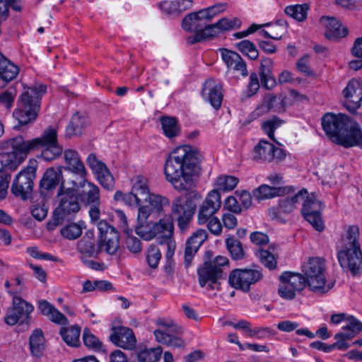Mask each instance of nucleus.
Wrapping results in <instances>:
<instances>
[{"instance_id": "64", "label": "nucleus", "mask_w": 362, "mask_h": 362, "mask_svg": "<svg viewBox=\"0 0 362 362\" xmlns=\"http://www.w3.org/2000/svg\"><path fill=\"white\" fill-rule=\"evenodd\" d=\"M221 54L223 60L228 67L242 58L237 52L226 49H223Z\"/></svg>"}, {"instance_id": "39", "label": "nucleus", "mask_w": 362, "mask_h": 362, "mask_svg": "<svg viewBox=\"0 0 362 362\" xmlns=\"http://www.w3.org/2000/svg\"><path fill=\"white\" fill-rule=\"evenodd\" d=\"M205 25L206 23L198 18L194 12L187 15L182 22V28L186 31L194 33V35L202 33Z\"/></svg>"}, {"instance_id": "33", "label": "nucleus", "mask_w": 362, "mask_h": 362, "mask_svg": "<svg viewBox=\"0 0 362 362\" xmlns=\"http://www.w3.org/2000/svg\"><path fill=\"white\" fill-rule=\"evenodd\" d=\"M192 0L163 1L160 3V9L167 14L178 16L192 6Z\"/></svg>"}, {"instance_id": "22", "label": "nucleus", "mask_w": 362, "mask_h": 362, "mask_svg": "<svg viewBox=\"0 0 362 362\" xmlns=\"http://www.w3.org/2000/svg\"><path fill=\"white\" fill-rule=\"evenodd\" d=\"M110 336V341L117 346L132 350L135 348L136 339L131 328L126 327H113Z\"/></svg>"}, {"instance_id": "55", "label": "nucleus", "mask_w": 362, "mask_h": 362, "mask_svg": "<svg viewBox=\"0 0 362 362\" xmlns=\"http://www.w3.org/2000/svg\"><path fill=\"white\" fill-rule=\"evenodd\" d=\"M160 258V250L155 245H151L146 253V261L148 266L152 269L157 268Z\"/></svg>"}, {"instance_id": "3", "label": "nucleus", "mask_w": 362, "mask_h": 362, "mask_svg": "<svg viewBox=\"0 0 362 362\" xmlns=\"http://www.w3.org/2000/svg\"><path fill=\"white\" fill-rule=\"evenodd\" d=\"M150 216L151 209L148 206L139 207L137 226L135 228L136 233L147 241L152 240L158 234H160V237L158 238V241L164 238H171L174 230L172 216H165L163 218L155 223L148 221Z\"/></svg>"}, {"instance_id": "12", "label": "nucleus", "mask_w": 362, "mask_h": 362, "mask_svg": "<svg viewBox=\"0 0 362 362\" xmlns=\"http://www.w3.org/2000/svg\"><path fill=\"white\" fill-rule=\"evenodd\" d=\"M34 307L18 296H13L12 307L8 309L5 316V322L8 325H15L17 323L23 324L26 322Z\"/></svg>"}, {"instance_id": "14", "label": "nucleus", "mask_w": 362, "mask_h": 362, "mask_svg": "<svg viewBox=\"0 0 362 362\" xmlns=\"http://www.w3.org/2000/svg\"><path fill=\"white\" fill-rule=\"evenodd\" d=\"M322 205L314 194L307 195L306 199L302 204L301 213L304 218L317 231L324 230V224L321 218V210Z\"/></svg>"}, {"instance_id": "53", "label": "nucleus", "mask_w": 362, "mask_h": 362, "mask_svg": "<svg viewBox=\"0 0 362 362\" xmlns=\"http://www.w3.org/2000/svg\"><path fill=\"white\" fill-rule=\"evenodd\" d=\"M83 340L85 346L89 349L98 351L102 348V342L87 327L83 329Z\"/></svg>"}, {"instance_id": "16", "label": "nucleus", "mask_w": 362, "mask_h": 362, "mask_svg": "<svg viewBox=\"0 0 362 362\" xmlns=\"http://www.w3.org/2000/svg\"><path fill=\"white\" fill-rule=\"evenodd\" d=\"M221 200L220 192L213 189L209 192L204 201L200 205L197 214V222L199 225L205 224L209 218L220 209Z\"/></svg>"}, {"instance_id": "5", "label": "nucleus", "mask_w": 362, "mask_h": 362, "mask_svg": "<svg viewBox=\"0 0 362 362\" xmlns=\"http://www.w3.org/2000/svg\"><path fill=\"white\" fill-rule=\"evenodd\" d=\"M57 194L61 196L59 204L53 211L52 218L47 223V228L49 231L54 230L64 221L71 220L81 209L76 194L71 193L70 189H65L63 183L60 185Z\"/></svg>"}, {"instance_id": "4", "label": "nucleus", "mask_w": 362, "mask_h": 362, "mask_svg": "<svg viewBox=\"0 0 362 362\" xmlns=\"http://www.w3.org/2000/svg\"><path fill=\"white\" fill-rule=\"evenodd\" d=\"M47 87L39 84L28 88L21 95L18 108L13 115L18 121L19 126L25 125L33 122L40 110V100Z\"/></svg>"}, {"instance_id": "29", "label": "nucleus", "mask_w": 362, "mask_h": 362, "mask_svg": "<svg viewBox=\"0 0 362 362\" xmlns=\"http://www.w3.org/2000/svg\"><path fill=\"white\" fill-rule=\"evenodd\" d=\"M273 61L268 57L262 59L259 66L261 83L266 89L271 90L276 86V78L272 73Z\"/></svg>"}, {"instance_id": "15", "label": "nucleus", "mask_w": 362, "mask_h": 362, "mask_svg": "<svg viewBox=\"0 0 362 362\" xmlns=\"http://www.w3.org/2000/svg\"><path fill=\"white\" fill-rule=\"evenodd\" d=\"M97 227L100 232L98 240L105 246L104 252L110 255H115L119 247V233L103 220L97 222Z\"/></svg>"}, {"instance_id": "10", "label": "nucleus", "mask_w": 362, "mask_h": 362, "mask_svg": "<svg viewBox=\"0 0 362 362\" xmlns=\"http://www.w3.org/2000/svg\"><path fill=\"white\" fill-rule=\"evenodd\" d=\"M349 247H342L337 252V259L343 271L355 276L362 273V251L361 246Z\"/></svg>"}, {"instance_id": "57", "label": "nucleus", "mask_w": 362, "mask_h": 362, "mask_svg": "<svg viewBox=\"0 0 362 362\" xmlns=\"http://www.w3.org/2000/svg\"><path fill=\"white\" fill-rule=\"evenodd\" d=\"M258 257L261 262L267 268L273 269L276 267V259L274 254L267 250H260L258 252Z\"/></svg>"}, {"instance_id": "17", "label": "nucleus", "mask_w": 362, "mask_h": 362, "mask_svg": "<svg viewBox=\"0 0 362 362\" xmlns=\"http://www.w3.org/2000/svg\"><path fill=\"white\" fill-rule=\"evenodd\" d=\"M342 329L344 332L334 335L337 341L332 344V347L345 351L350 347V344L346 341L353 339L362 330V323L356 317H351L347 319V324L342 327Z\"/></svg>"}, {"instance_id": "8", "label": "nucleus", "mask_w": 362, "mask_h": 362, "mask_svg": "<svg viewBox=\"0 0 362 362\" xmlns=\"http://www.w3.org/2000/svg\"><path fill=\"white\" fill-rule=\"evenodd\" d=\"M156 325L161 328L153 332L158 342L173 348L185 346L184 341L176 334L183 332L182 327L178 325L173 319L159 317L156 320Z\"/></svg>"}, {"instance_id": "7", "label": "nucleus", "mask_w": 362, "mask_h": 362, "mask_svg": "<svg viewBox=\"0 0 362 362\" xmlns=\"http://www.w3.org/2000/svg\"><path fill=\"white\" fill-rule=\"evenodd\" d=\"M325 269V263L319 257L310 258L308 262L303 266L307 284L315 293L324 294L333 286V284H326Z\"/></svg>"}, {"instance_id": "43", "label": "nucleus", "mask_w": 362, "mask_h": 362, "mask_svg": "<svg viewBox=\"0 0 362 362\" xmlns=\"http://www.w3.org/2000/svg\"><path fill=\"white\" fill-rule=\"evenodd\" d=\"M279 279L280 281H286L296 291H302L307 284L306 279L298 273L285 272L280 276Z\"/></svg>"}, {"instance_id": "45", "label": "nucleus", "mask_w": 362, "mask_h": 362, "mask_svg": "<svg viewBox=\"0 0 362 362\" xmlns=\"http://www.w3.org/2000/svg\"><path fill=\"white\" fill-rule=\"evenodd\" d=\"M146 202H148L150 205V206H147L151 209V214L153 210L160 213L163 211L165 206L170 205V201L167 197L154 193L149 194Z\"/></svg>"}, {"instance_id": "30", "label": "nucleus", "mask_w": 362, "mask_h": 362, "mask_svg": "<svg viewBox=\"0 0 362 362\" xmlns=\"http://www.w3.org/2000/svg\"><path fill=\"white\" fill-rule=\"evenodd\" d=\"M19 72L18 66L11 63L0 52V88L13 80Z\"/></svg>"}, {"instance_id": "2", "label": "nucleus", "mask_w": 362, "mask_h": 362, "mask_svg": "<svg viewBox=\"0 0 362 362\" xmlns=\"http://www.w3.org/2000/svg\"><path fill=\"white\" fill-rule=\"evenodd\" d=\"M197 153L184 145L175 148L165 161L166 180L177 191H188L194 186V175L198 168Z\"/></svg>"}, {"instance_id": "46", "label": "nucleus", "mask_w": 362, "mask_h": 362, "mask_svg": "<svg viewBox=\"0 0 362 362\" xmlns=\"http://www.w3.org/2000/svg\"><path fill=\"white\" fill-rule=\"evenodd\" d=\"M308 9L307 4L292 5L285 8V13L298 21H303L307 17Z\"/></svg>"}, {"instance_id": "18", "label": "nucleus", "mask_w": 362, "mask_h": 362, "mask_svg": "<svg viewBox=\"0 0 362 362\" xmlns=\"http://www.w3.org/2000/svg\"><path fill=\"white\" fill-rule=\"evenodd\" d=\"M350 117L344 114L326 113L322 118V125L325 133L335 142L339 139Z\"/></svg>"}, {"instance_id": "23", "label": "nucleus", "mask_w": 362, "mask_h": 362, "mask_svg": "<svg viewBox=\"0 0 362 362\" xmlns=\"http://www.w3.org/2000/svg\"><path fill=\"white\" fill-rule=\"evenodd\" d=\"M208 233L204 229H198L187 240L185 247V265L189 267L193 257L201 245L207 240Z\"/></svg>"}, {"instance_id": "59", "label": "nucleus", "mask_w": 362, "mask_h": 362, "mask_svg": "<svg viewBox=\"0 0 362 362\" xmlns=\"http://www.w3.org/2000/svg\"><path fill=\"white\" fill-rule=\"evenodd\" d=\"M296 292L297 291L286 281H281L278 288V293L281 298L292 300L295 298Z\"/></svg>"}, {"instance_id": "54", "label": "nucleus", "mask_w": 362, "mask_h": 362, "mask_svg": "<svg viewBox=\"0 0 362 362\" xmlns=\"http://www.w3.org/2000/svg\"><path fill=\"white\" fill-rule=\"evenodd\" d=\"M216 23L221 33L238 29L241 26V21L238 18H222Z\"/></svg>"}, {"instance_id": "51", "label": "nucleus", "mask_w": 362, "mask_h": 362, "mask_svg": "<svg viewBox=\"0 0 362 362\" xmlns=\"http://www.w3.org/2000/svg\"><path fill=\"white\" fill-rule=\"evenodd\" d=\"M236 48L243 54L247 55L250 59L255 60L259 56V52L255 44L248 40H244L235 45Z\"/></svg>"}, {"instance_id": "48", "label": "nucleus", "mask_w": 362, "mask_h": 362, "mask_svg": "<svg viewBox=\"0 0 362 362\" xmlns=\"http://www.w3.org/2000/svg\"><path fill=\"white\" fill-rule=\"evenodd\" d=\"M162 354L161 347L145 349L137 354L138 362H157Z\"/></svg>"}, {"instance_id": "49", "label": "nucleus", "mask_w": 362, "mask_h": 362, "mask_svg": "<svg viewBox=\"0 0 362 362\" xmlns=\"http://www.w3.org/2000/svg\"><path fill=\"white\" fill-rule=\"evenodd\" d=\"M238 183V179L236 177L230 175H221L216 180V190L227 192L233 190Z\"/></svg>"}, {"instance_id": "63", "label": "nucleus", "mask_w": 362, "mask_h": 362, "mask_svg": "<svg viewBox=\"0 0 362 362\" xmlns=\"http://www.w3.org/2000/svg\"><path fill=\"white\" fill-rule=\"evenodd\" d=\"M259 88V81L256 73L252 72L250 76V81L247 88V95L251 97L256 94Z\"/></svg>"}, {"instance_id": "19", "label": "nucleus", "mask_w": 362, "mask_h": 362, "mask_svg": "<svg viewBox=\"0 0 362 362\" xmlns=\"http://www.w3.org/2000/svg\"><path fill=\"white\" fill-rule=\"evenodd\" d=\"M336 143L345 148L357 146L362 148V130L360 125L350 118Z\"/></svg>"}, {"instance_id": "52", "label": "nucleus", "mask_w": 362, "mask_h": 362, "mask_svg": "<svg viewBox=\"0 0 362 362\" xmlns=\"http://www.w3.org/2000/svg\"><path fill=\"white\" fill-rule=\"evenodd\" d=\"M62 236L67 240H76L82 234V227L78 223H70L61 228Z\"/></svg>"}, {"instance_id": "38", "label": "nucleus", "mask_w": 362, "mask_h": 362, "mask_svg": "<svg viewBox=\"0 0 362 362\" xmlns=\"http://www.w3.org/2000/svg\"><path fill=\"white\" fill-rule=\"evenodd\" d=\"M221 33L217 24L205 25L202 33L187 37V41L189 45H193L207 39H211L218 36Z\"/></svg>"}, {"instance_id": "21", "label": "nucleus", "mask_w": 362, "mask_h": 362, "mask_svg": "<svg viewBox=\"0 0 362 362\" xmlns=\"http://www.w3.org/2000/svg\"><path fill=\"white\" fill-rule=\"evenodd\" d=\"M132 189L130 194L132 195V202L134 206H142L141 204L146 202V199L151 194L148 179L141 175H137L131 179Z\"/></svg>"}, {"instance_id": "42", "label": "nucleus", "mask_w": 362, "mask_h": 362, "mask_svg": "<svg viewBox=\"0 0 362 362\" xmlns=\"http://www.w3.org/2000/svg\"><path fill=\"white\" fill-rule=\"evenodd\" d=\"M285 192L284 188L271 187L267 185H262L253 190V196L258 200L270 199L275 196H279Z\"/></svg>"}, {"instance_id": "28", "label": "nucleus", "mask_w": 362, "mask_h": 362, "mask_svg": "<svg viewBox=\"0 0 362 362\" xmlns=\"http://www.w3.org/2000/svg\"><path fill=\"white\" fill-rule=\"evenodd\" d=\"M344 98L349 103H353V106L350 107L344 105L347 110L351 112H354L361 106L362 102V90L358 81L351 80L349 82L346 87L343 90Z\"/></svg>"}, {"instance_id": "44", "label": "nucleus", "mask_w": 362, "mask_h": 362, "mask_svg": "<svg viewBox=\"0 0 362 362\" xmlns=\"http://www.w3.org/2000/svg\"><path fill=\"white\" fill-rule=\"evenodd\" d=\"M81 328L74 325L69 327H62L60 334L63 340L71 346H78L80 344L79 337Z\"/></svg>"}, {"instance_id": "34", "label": "nucleus", "mask_w": 362, "mask_h": 362, "mask_svg": "<svg viewBox=\"0 0 362 362\" xmlns=\"http://www.w3.org/2000/svg\"><path fill=\"white\" fill-rule=\"evenodd\" d=\"M286 97L282 94H267L262 105L267 111L272 110L275 112L281 113L286 111Z\"/></svg>"}, {"instance_id": "26", "label": "nucleus", "mask_w": 362, "mask_h": 362, "mask_svg": "<svg viewBox=\"0 0 362 362\" xmlns=\"http://www.w3.org/2000/svg\"><path fill=\"white\" fill-rule=\"evenodd\" d=\"M62 169V166H57L46 170L40 182L41 194L54 189L59 183L64 185Z\"/></svg>"}, {"instance_id": "13", "label": "nucleus", "mask_w": 362, "mask_h": 362, "mask_svg": "<svg viewBox=\"0 0 362 362\" xmlns=\"http://www.w3.org/2000/svg\"><path fill=\"white\" fill-rule=\"evenodd\" d=\"M262 277V273L256 269H234L228 276L230 286L243 292H248L252 284H256Z\"/></svg>"}, {"instance_id": "25", "label": "nucleus", "mask_w": 362, "mask_h": 362, "mask_svg": "<svg viewBox=\"0 0 362 362\" xmlns=\"http://www.w3.org/2000/svg\"><path fill=\"white\" fill-rule=\"evenodd\" d=\"M202 96L214 109H219L223 100L221 84L216 83L213 78L206 80L203 85Z\"/></svg>"}, {"instance_id": "56", "label": "nucleus", "mask_w": 362, "mask_h": 362, "mask_svg": "<svg viewBox=\"0 0 362 362\" xmlns=\"http://www.w3.org/2000/svg\"><path fill=\"white\" fill-rule=\"evenodd\" d=\"M359 229L356 226H350L346 232L345 243L343 247H350L349 245L361 246L359 241Z\"/></svg>"}, {"instance_id": "31", "label": "nucleus", "mask_w": 362, "mask_h": 362, "mask_svg": "<svg viewBox=\"0 0 362 362\" xmlns=\"http://www.w3.org/2000/svg\"><path fill=\"white\" fill-rule=\"evenodd\" d=\"M78 193V199L85 205L100 204V189L95 184L87 182Z\"/></svg>"}, {"instance_id": "60", "label": "nucleus", "mask_w": 362, "mask_h": 362, "mask_svg": "<svg viewBox=\"0 0 362 362\" xmlns=\"http://www.w3.org/2000/svg\"><path fill=\"white\" fill-rule=\"evenodd\" d=\"M125 233L127 234L125 240L127 248L132 253L140 252L141 251V243L140 240L136 237L130 235L129 231Z\"/></svg>"}, {"instance_id": "41", "label": "nucleus", "mask_w": 362, "mask_h": 362, "mask_svg": "<svg viewBox=\"0 0 362 362\" xmlns=\"http://www.w3.org/2000/svg\"><path fill=\"white\" fill-rule=\"evenodd\" d=\"M272 151H274V145L269 141L261 140L255 147L254 159L256 160H273Z\"/></svg>"}, {"instance_id": "20", "label": "nucleus", "mask_w": 362, "mask_h": 362, "mask_svg": "<svg viewBox=\"0 0 362 362\" xmlns=\"http://www.w3.org/2000/svg\"><path fill=\"white\" fill-rule=\"evenodd\" d=\"M86 162L93 173L96 175L100 185L105 189H112L115 186V180L106 165L98 160L94 153L88 155Z\"/></svg>"}, {"instance_id": "6", "label": "nucleus", "mask_w": 362, "mask_h": 362, "mask_svg": "<svg viewBox=\"0 0 362 362\" xmlns=\"http://www.w3.org/2000/svg\"><path fill=\"white\" fill-rule=\"evenodd\" d=\"M200 199L202 196L196 192H192L191 197L178 196L171 204V213L177 222V226L182 233H185L189 228L193 216L196 210V204L192 200Z\"/></svg>"}, {"instance_id": "27", "label": "nucleus", "mask_w": 362, "mask_h": 362, "mask_svg": "<svg viewBox=\"0 0 362 362\" xmlns=\"http://www.w3.org/2000/svg\"><path fill=\"white\" fill-rule=\"evenodd\" d=\"M320 22L325 28V35L328 40H333L348 35L347 28L342 27L335 18L322 16Z\"/></svg>"}, {"instance_id": "35", "label": "nucleus", "mask_w": 362, "mask_h": 362, "mask_svg": "<svg viewBox=\"0 0 362 362\" xmlns=\"http://www.w3.org/2000/svg\"><path fill=\"white\" fill-rule=\"evenodd\" d=\"M64 158L66 164L65 170L71 173H83L86 169L83 163L81 160L78 153L73 149H66L64 152Z\"/></svg>"}, {"instance_id": "11", "label": "nucleus", "mask_w": 362, "mask_h": 362, "mask_svg": "<svg viewBox=\"0 0 362 362\" xmlns=\"http://www.w3.org/2000/svg\"><path fill=\"white\" fill-rule=\"evenodd\" d=\"M36 177V166L28 165L21 170L13 181L12 194L23 200L30 198L33 189V180Z\"/></svg>"}, {"instance_id": "32", "label": "nucleus", "mask_w": 362, "mask_h": 362, "mask_svg": "<svg viewBox=\"0 0 362 362\" xmlns=\"http://www.w3.org/2000/svg\"><path fill=\"white\" fill-rule=\"evenodd\" d=\"M38 309L42 315L48 317L52 322L57 325H65L69 324L66 317L45 300L39 302Z\"/></svg>"}, {"instance_id": "62", "label": "nucleus", "mask_w": 362, "mask_h": 362, "mask_svg": "<svg viewBox=\"0 0 362 362\" xmlns=\"http://www.w3.org/2000/svg\"><path fill=\"white\" fill-rule=\"evenodd\" d=\"M205 224L211 234L218 236L222 233L221 223L216 216L209 218Z\"/></svg>"}, {"instance_id": "37", "label": "nucleus", "mask_w": 362, "mask_h": 362, "mask_svg": "<svg viewBox=\"0 0 362 362\" xmlns=\"http://www.w3.org/2000/svg\"><path fill=\"white\" fill-rule=\"evenodd\" d=\"M88 119L78 113L74 114L66 127V136L71 137L82 134L83 129L88 125Z\"/></svg>"}, {"instance_id": "40", "label": "nucleus", "mask_w": 362, "mask_h": 362, "mask_svg": "<svg viewBox=\"0 0 362 362\" xmlns=\"http://www.w3.org/2000/svg\"><path fill=\"white\" fill-rule=\"evenodd\" d=\"M163 134L169 139L177 136L180 129L176 118L162 116L160 119Z\"/></svg>"}, {"instance_id": "9", "label": "nucleus", "mask_w": 362, "mask_h": 362, "mask_svg": "<svg viewBox=\"0 0 362 362\" xmlns=\"http://www.w3.org/2000/svg\"><path fill=\"white\" fill-rule=\"evenodd\" d=\"M228 264V259L226 257L218 256L213 262H205L199 268V283L201 287L207 285L209 290H219V280L223 279V271L221 267Z\"/></svg>"}, {"instance_id": "24", "label": "nucleus", "mask_w": 362, "mask_h": 362, "mask_svg": "<svg viewBox=\"0 0 362 362\" xmlns=\"http://www.w3.org/2000/svg\"><path fill=\"white\" fill-rule=\"evenodd\" d=\"M105 248V246L98 240L95 245L93 232H87L77 243V250L81 255V257L84 258L96 257Z\"/></svg>"}, {"instance_id": "50", "label": "nucleus", "mask_w": 362, "mask_h": 362, "mask_svg": "<svg viewBox=\"0 0 362 362\" xmlns=\"http://www.w3.org/2000/svg\"><path fill=\"white\" fill-rule=\"evenodd\" d=\"M226 244L233 259H240L244 257L243 245L238 240L230 237L226 238Z\"/></svg>"}, {"instance_id": "58", "label": "nucleus", "mask_w": 362, "mask_h": 362, "mask_svg": "<svg viewBox=\"0 0 362 362\" xmlns=\"http://www.w3.org/2000/svg\"><path fill=\"white\" fill-rule=\"evenodd\" d=\"M282 124V120L277 117H274L271 119L265 121L262 124V129L267 136L274 141V132Z\"/></svg>"}, {"instance_id": "61", "label": "nucleus", "mask_w": 362, "mask_h": 362, "mask_svg": "<svg viewBox=\"0 0 362 362\" xmlns=\"http://www.w3.org/2000/svg\"><path fill=\"white\" fill-rule=\"evenodd\" d=\"M274 334V331L269 327H256L249 330V336L250 337H256L257 339H264L272 336Z\"/></svg>"}, {"instance_id": "36", "label": "nucleus", "mask_w": 362, "mask_h": 362, "mask_svg": "<svg viewBox=\"0 0 362 362\" xmlns=\"http://www.w3.org/2000/svg\"><path fill=\"white\" fill-rule=\"evenodd\" d=\"M30 349L33 356L41 357L45 349V339L40 329H35L30 337Z\"/></svg>"}, {"instance_id": "47", "label": "nucleus", "mask_w": 362, "mask_h": 362, "mask_svg": "<svg viewBox=\"0 0 362 362\" xmlns=\"http://www.w3.org/2000/svg\"><path fill=\"white\" fill-rule=\"evenodd\" d=\"M72 177L69 178L66 181V184L69 186L66 189H70L71 193H75L79 191L82 187L88 182L87 180V171L83 170V173H72Z\"/></svg>"}, {"instance_id": "1", "label": "nucleus", "mask_w": 362, "mask_h": 362, "mask_svg": "<svg viewBox=\"0 0 362 362\" xmlns=\"http://www.w3.org/2000/svg\"><path fill=\"white\" fill-rule=\"evenodd\" d=\"M42 148V158L52 161L59 157L63 148L58 144L57 130L52 127L46 129L40 137L25 141L22 136L10 139L1 144L0 152V199H4L11 180L6 170H15L25 160L30 151Z\"/></svg>"}]
</instances>
